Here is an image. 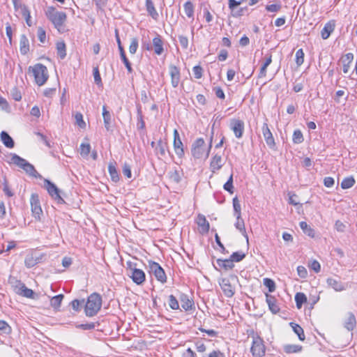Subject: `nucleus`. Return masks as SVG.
Segmentation results:
<instances>
[{
	"label": "nucleus",
	"mask_w": 357,
	"mask_h": 357,
	"mask_svg": "<svg viewBox=\"0 0 357 357\" xmlns=\"http://www.w3.org/2000/svg\"><path fill=\"white\" fill-rule=\"evenodd\" d=\"M224 189L228 191L229 193H233V175L231 174L227 181L224 185Z\"/></svg>",
	"instance_id": "53"
},
{
	"label": "nucleus",
	"mask_w": 357,
	"mask_h": 357,
	"mask_svg": "<svg viewBox=\"0 0 357 357\" xmlns=\"http://www.w3.org/2000/svg\"><path fill=\"white\" fill-rule=\"evenodd\" d=\"M46 16L59 33H64L66 31L64 23L67 15L64 12L58 11L54 7H49L46 11Z\"/></svg>",
	"instance_id": "1"
},
{
	"label": "nucleus",
	"mask_w": 357,
	"mask_h": 357,
	"mask_svg": "<svg viewBox=\"0 0 357 357\" xmlns=\"http://www.w3.org/2000/svg\"><path fill=\"white\" fill-rule=\"evenodd\" d=\"M29 41L26 35L20 36V51L22 55H26L29 52Z\"/></svg>",
	"instance_id": "20"
},
{
	"label": "nucleus",
	"mask_w": 357,
	"mask_h": 357,
	"mask_svg": "<svg viewBox=\"0 0 357 357\" xmlns=\"http://www.w3.org/2000/svg\"><path fill=\"white\" fill-rule=\"evenodd\" d=\"M57 55L61 59H63L66 56V46L63 41L56 43Z\"/></svg>",
	"instance_id": "37"
},
{
	"label": "nucleus",
	"mask_w": 357,
	"mask_h": 357,
	"mask_svg": "<svg viewBox=\"0 0 357 357\" xmlns=\"http://www.w3.org/2000/svg\"><path fill=\"white\" fill-rule=\"evenodd\" d=\"M32 215L37 220H40L43 215V210L40 205V202H31Z\"/></svg>",
	"instance_id": "28"
},
{
	"label": "nucleus",
	"mask_w": 357,
	"mask_h": 357,
	"mask_svg": "<svg viewBox=\"0 0 357 357\" xmlns=\"http://www.w3.org/2000/svg\"><path fill=\"white\" fill-rule=\"evenodd\" d=\"M328 284L336 291H342L345 289V286L340 281L330 278L328 280Z\"/></svg>",
	"instance_id": "34"
},
{
	"label": "nucleus",
	"mask_w": 357,
	"mask_h": 357,
	"mask_svg": "<svg viewBox=\"0 0 357 357\" xmlns=\"http://www.w3.org/2000/svg\"><path fill=\"white\" fill-rule=\"evenodd\" d=\"M138 48V40L136 38H133L131 40L130 45L129 46V52L132 54H135Z\"/></svg>",
	"instance_id": "54"
},
{
	"label": "nucleus",
	"mask_w": 357,
	"mask_h": 357,
	"mask_svg": "<svg viewBox=\"0 0 357 357\" xmlns=\"http://www.w3.org/2000/svg\"><path fill=\"white\" fill-rule=\"evenodd\" d=\"M297 273L300 278H305L307 275V269L303 266H298L297 267Z\"/></svg>",
	"instance_id": "64"
},
{
	"label": "nucleus",
	"mask_w": 357,
	"mask_h": 357,
	"mask_svg": "<svg viewBox=\"0 0 357 357\" xmlns=\"http://www.w3.org/2000/svg\"><path fill=\"white\" fill-rule=\"evenodd\" d=\"M119 53H120L121 59L122 61L123 62L126 68H127L128 72L129 73H131L132 72V68L131 66L130 62L126 57L124 50H121V51H120Z\"/></svg>",
	"instance_id": "41"
},
{
	"label": "nucleus",
	"mask_w": 357,
	"mask_h": 357,
	"mask_svg": "<svg viewBox=\"0 0 357 357\" xmlns=\"http://www.w3.org/2000/svg\"><path fill=\"white\" fill-rule=\"evenodd\" d=\"M248 10V7H242L240 8L238 10H236V8H233V10H231V15L234 17L238 18L244 15V11Z\"/></svg>",
	"instance_id": "50"
},
{
	"label": "nucleus",
	"mask_w": 357,
	"mask_h": 357,
	"mask_svg": "<svg viewBox=\"0 0 357 357\" xmlns=\"http://www.w3.org/2000/svg\"><path fill=\"white\" fill-rule=\"evenodd\" d=\"M224 163L222 162V156L218 154H215L211 158L210 162V169L213 173H215L220 170L222 167Z\"/></svg>",
	"instance_id": "18"
},
{
	"label": "nucleus",
	"mask_w": 357,
	"mask_h": 357,
	"mask_svg": "<svg viewBox=\"0 0 357 357\" xmlns=\"http://www.w3.org/2000/svg\"><path fill=\"white\" fill-rule=\"evenodd\" d=\"M149 272L160 282L165 283L167 281V276L163 268L160 264L155 261H149Z\"/></svg>",
	"instance_id": "8"
},
{
	"label": "nucleus",
	"mask_w": 357,
	"mask_h": 357,
	"mask_svg": "<svg viewBox=\"0 0 357 357\" xmlns=\"http://www.w3.org/2000/svg\"><path fill=\"white\" fill-rule=\"evenodd\" d=\"M93 71L95 83L97 85H102V79L99 73L98 67H94Z\"/></svg>",
	"instance_id": "56"
},
{
	"label": "nucleus",
	"mask_w": 357,
	"mask_h": 357,
	"mask_svg": "<svg viewBox=\"0 0 357 357\" xmlns=\"http://www.w3.org/2000/svg\"><path fill=\"white\" fill-rule=\"evenodd\" d=\"M1 140L4 146L8 149H13L15 146L13 139L6 131L1 132Z\"/></svg>",
	"instance_id": "23"
},
{
	"label": "nucleus",
	"mask_w": 357,
	"mask_h": 357,
	"mask_svg": "<svg viewBox=\"0 0 357 357\" xmlns=\"http://www.w3.org/2000/svg\"><path fill=\"white\" fill-rule=\"evenodd\" d=\"M43 187L53 199L64 201L62 197L63 195V191L60 190L54 183L47 178H45Z\"/></svg>",
	"instance_id": "7"
},
{
	"label": "nucleus",
	"mask_w": 357,
	"mask_h": 357,
	"mask_svg": "<svg viewBox=\"0 0 357 357\" xmlns=\"http://www.w3.org/2000/svg\"><path fill=\"white\" fill-rule=\"evenodd\" d=\"M354 59V54L352 53H347L341 58L342 63V70L344 73L349 72L350 64Z\"/></svg>",
	"instance_id": "22"
},
{
	"label": "nucleus",
	"mask_w": 357,
	"mask_h": 357,
	"mask_svg": "<svg viewBox=\"0 0 357 357\" xmlns=\"http://www.w3.org/2000/svg\"><path fill=\"white\" fill-rule=\"evenodd\" d=\"M167 148V143L164 142L162 140H158L155 147V153L160 157H164L166 155V149Z\"/></svg>",
	"instance_id": "29"
},
{
	"label": "nucleus",
	"mask_w": 357,
	"mask_h": 357,
	"mask_svg": "<svg viewBox=\"0 0 357 357\" xmlns=\"http://www.w3.org/2000/svg\"><path fill=\"white\" fill-rule=\"evenodd\" d=\"M290 326L294 332L298 335V339L301 341H304L305 340V335L303 328L299 324L294 322H291Z\"/></svg>",
	"instance_id": "31"
},
{
	"label": "nucleus",
	"mask_w": 357,
	"mask_h": 357,
	"mask_svg": "<svg viewBox=\"0 0 357 357\" xmlns=\"http://www.w3.org/2000/svg\"><path fill=\"white\" fill-rule=\"evenodd\" d=\"M0 331L6 334H10L12 328L6 321L0 320Z\"/></svg>",
	"instance_id": "51"
},
{
	"label": "nucleus",
	"mask_w": 357,
	"mask_h": 357,
	"mask_svg": "<svg viewBox=\"0 0 357 357\" xmlns=\"http://www.w3.org/2000/svg\"><path fill=\"white\" fill-rule=\"evenodd\" d=\"M102 306V298L97 293L91 294L87 298L84 311L88 317H93L98 313Z\"/></svg>",
	"instance_id": "3"
},
{
	"label": "nucleus",
	"mask_w": 357,
	"mask_h": 357,
	"mask_svg": "<svg viewBox=\"0 0 357 357\" xmlns=\"http://www.w3.org/2000/svg\"><path fill=\"white\" fill-rule=\"evenodd\" d=\"M294 299L296 302V306L298 310L301 309L303 305L307 303V296L303 292H297L295 294Z\"/></svg>",
	"instance_id": "30"
},
{
	"label": "nucleus",
	"mask_w": 357,
	"mask_h": 357,
	"mask_svg": "<svg viewBox=\"0 0 357 357\" xmlns=\"http://www.w3.org/2000/svg\"><path fill=\"white\" fill-rule=\"evenodd\" d=\"M0 188L8 198L13 195V193L12 192V190L6 178H3V182L0 185Z\"/></svg>",
	"instance_id": "40"
},
{
	"label": "nucleus",
	"mask_w": 357,
	"mask_h": 357,
	"mask_svg": "<svg viewBox=\"0 0 357 357\" xmlns=\"http://www.w3.org/2000/svg\"><path fill=\"white\" fill-rule=\"evenodd\" d=\"M245 257V254L242 251L233 252L230 256V259L232 260L233 262L241 261Z\"/></svg>",
	"instance_id": "46"
},
{
	"label": "nucleus",
	"mask_w": 357,
	"mask_h": 357,
	"mask_svg": "<svg viewBox=\"0 0 357 357\" xmlns=\"http://www.w3.org/2000/svg\"><path fill=\"white\" fill-rule=\"evenodd\" d=\"M282 8L281 4H271L266 6V10L268 12L277 13Z\"/></svg>",
	"instance_id": "60"
},
{
	"label": "nucleus",
	"mask_w": 357,
	"mask_h": 357,
	"mask_svg": "<svg viewBox=\"0 0 357 357\" xmlns=\"http://www.w3.org/2000/svg\"><path fill=\"white\" fill-rule=\"evenodd\" d=\"M153 45L154 48V52L156 54L160 55L162 54L164 51L163 42L159 35H157V36L153 39Z\"/></svg>",
	"instance_id": "26"
},
{
	"label": "nucleus",
	"mask_w": 357,
	"mask_h": 357,
	"mask_svg": "<svg viewBox=\"0 0 357 357\" xmlns=\"http://www.w3.org/2000/svg\"><path fill=\"white\" fill-rule=\"evenodd\" d=\"M63 298V294H59L55 296H53L51 299V305L54 308L58 309L61 304Z\"/></svg>",
	"instance_id": "43"
},
{
	"label": "nucleus",
	"mask_w": 357,
	"mask_h": 357,
	"mask_svg": "<svg viewBox=\"0 0 357 357\" xmlns=\"http://www.w3.org/2000/svg\"><path fill=\"white\" fill-rule=\"evenodd\" d=\"M123 174L127 178H130L132 176L130 166L128 163H124L122 169Z\"/></svg>",
	"instance_id": "62"
},
{
	"label": "nucleus",
	"mask_w": 357,
	"mask_h": 357,
	"mask_svg": "<svg viewBox=\"0 0 357 357\" xmlns=\"http://www.w3.org/2000/svg\"><path fill=\"white\" fill-rule=\"evenodd\" d=\"M15 292L23 297L27 298H34V291L26 287V285L20 280H17L15 284L13 286Z\"/></svg>",
	"instance_id": "9"
},
{
	"label": "nucleus",
	"mask_w": 357,
	"mask_h": 357,
	"mask_svg": "<svg viewBox=\"0 0 357 357\" xmlns=\"http://www.w3.org/2000/svg\"><path fill=\"white\" fill-rule=\"evenodd\" d=\"M35 81L38 86L43 85L48 79L47 68L42 63H37L32 68Z\"/></svg>",
	"instance_id": "6"
},
{
	"label": "nucleus",
	"mask_w": 357,
	"mask_h": 357,
	"mask_svg": "<svg viewBox=\"0 0 357 357\" xmlns=\"http://www.w3.org/2000/svg\"><path fill=\"white\" fill-rule=\"evenodd\" d=\"M38 37L40 43H44L45 42L46 33L42 27L38 29Z\"/></svg>",
	"instance_id": "63"
},
{
	"label": "nucleus",
	"mask_w": 357,
	"mask_h": 357,
	"mask_svg": "<svg viewBox=\"0 0 357 357\" xmlns=\"http://www.w3.org/2000/svg\"><path fill=\"white\" fill-rule=\"evenodd\" d=\"M127 269L130 271V277L134 283L140 285L145 282V273L143 270L137 268L136 264H134L131 261H128Z\"/></svg>",
	"instance_id": "4"
},
{
	"label": "nucleus",
	"mask_w": 357,
	"mask_h": 357,
	"mask_svg": "<svg viewBox=\"0 0 357 357\" xmlns=\"http://www.w3.org/2000/svg\"><path fill=\"white\" fill-rule=\"evenodd\" d=\"M236 227L240 231H245V225L244 221L243 219L241 218L240 213L236 215Z\"/></svg>",
	"instance_id": "55"
},
{
	"label": "nucleus",
	"mask_w": 357,
	"mask_h": 357,
	"mask_svg": "<svg viewBox=\"0 0 357 357\" xmlns=\"http://www.w3.org/2000/svg\"><path fill=\"white\" fill-rule=\"evenodd\" d=\"M192 71L196 79H200L202 77L203 69L200 66H194Z\"/></svg>",
	"instance_id": "59"
},
{
	"label": "nucleus",
	"mask_w": 357,
	"mask_h": 357,
	"mask_svg": "<svg viewBox=\"0 0 357 357\" xmlns=\"http://www.w3.org/2000/svg\"><path fill=\"white\" fill-rule=\"evenodd\" d=\"M250 352L253 357H264L266 354V346L264 340L258 335L252 337Z\"/></svg>",
	"instance_id": "5"
},
{
	"label": "nucleus",
	"mask_w": 357,
	"mask_h": 357,
	"mask_svg": "<svg viewBox=\"0 0 357 357\" xmlns=\"http://www.w3.org/2000/svg\"><path fill=\"white\" fill-rule=\"evenodd\" d=\"M261 129L266 144L271 149L274 148L275 143L272 132L268 128L267 119H266V121L264 123Z\"/></svg>",
	"instance_id": "14"
},
{
	"label": "nucleus",
	"mask_w": 357,
	"mask_h": 357,
	"mask_svg": "<svg viewBox=\"0 0 357 357\" xmlns=\"http://www.w3.org/2000/svg\"><path fill=\"white\" fill-rule=\"evenodd\" d=\"M229 127L236 138L240 139L243 137L245 124L242 120L238 119H231Z\"/></svg>",
	"instance_id": "12"
},
{
	"label": "nucleus",
	"mask_w": 357,
	"mask_h": 357,
	"mask_svg": "<svg viewBox=\"0 0 357 357\" xmlns=\"http://www.w3.org/2000/svg\"><path fill=\"white\" fill-rule=\"evenodd\" d=\"M91 151V146L89 144L82 143L80 145V155L82 157H87Z\"/></svg>",
	"instance_id": "48"
},
{
	"label": "nucleus",
	"mask_w": 357,
	"mask_h": 357,
	"mask_svg": "<svg viewBox=\"0 0 357 357\" xmlns=\"http://www.w3.org/2000/svg\"><path fill=\"white\" fill-rule=\"evenodd\" d=\"M335 24L334 21L327 22L321 31V38L326 40L329 38L331 33L334 31Z\"/></svg>",
	"instance_id": "19"
},
{
	"label": "nucleus",
	"mask_w": 357,
	"mask_h": 357,
	"mask_svg": "<svg viewBox=\"0 0 357 357\" xmlns=\"http://www.w3.org/2000/svg\"><path fill=\"white\" fill-rule=\"evenodd\" d=\"M196 222L198 225V229L201 234H206L208 232L210 224L204 215L199 214L197 215Z\"/></svg>",
	"instance_id": "15"
},
{
	"label": "nucleus",
	"mask_w": 357,
	"mask_h": 357,
	"mask_svg": "<svg viewBox=\"0 0 357 357\" xmlns=\"http://www.w3.org/2000/svg\"><path fill=\"white\" fill-rule=\"evenodd\" d=\"M168 303L172 310H176L179 309L178 301L174 296L170 295L169 296Z\"/></svg>",
	"instance_id": "47"
},
{
	"label": "nucleus",
	"mask_w": 357,
	"mask_h": 357,
	"mask_svg": "<svg viewBox=\"0 0 357 357\" xmlns=\"http://www.w3.org/2000/svg\"><path fill=\"white\" fill-rule=\"evenodd\" d=\"M355 183V180L352 176L344 178L342 183L341 187L343 189H348L351 188Z\"/></svg>",
	"instance_id": "42"
},
{
	"label": "nucleus",
	"mask_w": 357,
	"mask_h": 357,
	"mask_svg": "<svg viewBox=\"0 0 357 357\" xmlns=\"http://www.w3.org/2000/svg\"><path fill=\"white\" fill-rule=\"evenodd\" d=\"M356 324V319L354 314L349 313L347 316L344 326L349 331H352Z\"/></svg>",
	"instance_id": "33"
},
{
	"label": "nucleus",
	"mask_w": 357,
	"mask_h": 357,
	"mask_svg": "<svg viewBox=\"0 0 357 357\" xmlns=\"http://www.w3.org/2000/svg\"><path fill=\"white\" fill-rule=\"evenodd\" d=\"M263 284L268 289L269 292H273L275 291V283L272 279L268 278H264L263 280Z\"/></svg>",
	"instance_id": "44"
},
{
	"label": "nucleus",
	"mask_w": 357,
	"mask_h": 357,
	"mask_svg": "<svg viewBox=\"0 0 357 357\" xmlns=\"http://www.w3.org/2000/svg\"><path fill=\"white\" fill-rule=\"evenodd\" d=\"M75 119L76 120V122L77 123V125L82 128H85L86 126V123L83 120V116L82 114L80 113V112H77L75 114Z\"/></svg>",
	"instance_id": "57"
},
{
	"label": "nucleus",
	"mask_w": 357,
	"mask_h": 357,
	"mask_svg": "<svg viewBox=\"0 0 357 357\" xmlns=\"http://www.w3.org/2000/svg\"><path fill=\"white\" fill-rule=\"evenodd\" d=\"M10 96L15 101H20L22 99L21 92L17 87L11 89Z\"/></svg>",
	"instance_id": "52"
},
{
	"label": "nucleus",
	"mask_w": 357,
	"mask_h": 357,
	"mask_svg": "<svg viewBox=\"0 0 357 357\" xmlns=\"http://www.w3.org/2000/svg\"><path fill=\"white\" fill-rule=\"evenodd\" d=\"M102 117L105 129L107 131L112 130V114L107 110L105 105L102 107Z\"/></svg>",
	"instance_id": "21"
},
{
	"label": "nucleus",
	"mask_w": 357,
	"mask_h": 357,
	"mask_svg": "<svg viewBox=\"0 0 357 357\" xmlns=\"http://www.w3.org/2000/svg\"><path fill=\"white\" fill-rule=\"evenodd\" d=\"M304 62V52L302 49H299L296 52V63L297 66H301Z\"/></svg>",
	"instance_id": "49"
},
{
	"label": "nucleus",
	"mask_w": 357,
	"mask_h": 357,
	"mask_svg": "<svg viewBox=\"0 0 357 357\" xmlns=\"http://www.w3.org/2000/svg\"><path fill=\"white\" fill-rule=\"evenodd\" d=\"M174 148L176 154L179 157L181 158L184 155V151H183V145L181 140L179 133L177 131V130H174Z\"/></svg>",
	"instance_id": "16"
},
{
	"label": "nucleus",
	"mask_w": 357,
	"mask_h": 357,
	"mask_svg": "<svg viewBox=\"0 0 357 357\" xmlns=\"http://www.w3.org/2000/svg\"><path fill=\"white\" fill-rule=\"evenodd\" d=\"M169 75L171 76V83L174 88L178 86L181 79L180 70L174 65L169 66Z\"/></svg>",
	"instance_id": "17"
},
{
	"label": "nucleus",
	"mask_w": 357,
	"mask_h": 357,
	"mask_svg": "<svg viewBox=\"0 0 357 357\" xmlns=\"http://www.w3.org/2000/svg\"><path fill=\"white\" fill-rule=\"evenodd\" d=\"M145 6L148 14L154 20L158 18V13L157 12L152 0H145Z\"/></svg>",
	"instance_id": "25"
},
{
	"label": "nucleus",
	"mask_w": 357,
	"mask_h": 357,
	"mask_svg": "<svg viewBox=\"0 0 357 357\" xmlns=\"http://www.w3.org/2000/svg\"><path fill=\"white\" fill-rule=\"evenodd\" d=\"M180 301L181 307L185 311H189L193 308L194 302L192 300L190 299L187 295L182 294L180 296Z\"/></svg>",
	"instance_id": "24"
},
{
	"label": "nucleus",
	"mask_w": 357,
	"mask_h": 357,
	"mask_svg": "<svg viewBox=\"0 0 357 357\" xmlns=\"http://www.w3.org/2000/svg\"><path fill=\"white\" fill-rule=\"evenodd\" d=\"M179 43L184 50H187L188 47V38L183 35L178 36Z\"/></svg>",
	"instance_id": "61"
},
{
	"label": "nucleus",
	"mask_w": 357,
	"mask_h": 357,
	"mask_svg": "<svg viewBox=\"0 0 357 357\" xmlns=\"http://www.w3.org/2000/svg\"><path fill=\"white\" fill-rule=\"evenodd\" d=\"M169 178L171 181H174L176 183H178L181 181V176L177 170H174L173 172H169Z\"/></svg>",
	"instance_id": "58"
},
{
	"label": "nucleus",
	"mask_w": 357,
	"mask_h": 357,
	"mask_svg": "<svg viewBox=\"0 0 357 357\" xmlns=\"http://www.w3.org/2000/svg\"><path fill=\"white\" fill-rule=\"evenodd\" d=\"M284 351L287 354H296L302 351L303 347L299 344H286L283 347Z\"/></svg>",
	"instance_id": "32"
},
{
	"label": "nucleus",
	"mask_w": 357,
	"mask_h": 357,
	"mask_svg": "<svg viewBox=\"0 0 357 357\" xmlns=\"http://www.w3.org/2000/svg\"><path fill=\"white\" fill-rule=\"evenodd\" d=\"M292 140L294 144H301L303 142V135L300 130H294L293 133Z\"/></svg>",
	"instance_id": "45"
},
{
	"label": "nucleus",
	"mask_w": 357,
	"mask_h": 357,
	"mask_svg": "<svg viewBox=\"0 0 357 357\" xmlns=\"http://www.w3.org/2000/svg\"><path fill=\"white\" fill-rule=\"evenodd\" d=\"M205 144L204 139L203 138H197L192 146V155L195 158H202L205 153L204 146Z\"/></svg>",
	"instance_id": "10"
},
{
	"label": "nucleus",
	"mask_w": 357,
	"mask_h": 357,
	"mask_svg": "<svg viewBox=\"0 0 357 357\" xmlns=\"http://www.w3.org/2000/svg\"><path fill=\"white\" fill-rule=\"evenodd\" d=\"M217 264L220 268L225 271L231 270L234 266V262L230 258L225 259H219L217 260Z\"/></svg>",
	"instance_id": "27"
},
{
	"label": "nucleus",
	"mask_w": 357,
	"mask_h": 357,
	"mask_svg": "<svg viewBox=\"0 0 357 357\" xmlns=\"http://www.w3.org/2000/svg\"><path fill=\"white\" fill-rule=\"evenodd\" d=\"M300 227L301 229L303 231L305 234H306L307 236L314 238L315 236L314 230L308 226L306 222H300Z\"/></svg>",
	"instance_id": "39"
},
{
	"label": "nucleus",
	"mask_w": 357,
	"mask_h": 357,
	"mask_svg": "<svg viewBox=\"0 0 357 357\" xmlns=\"http://www.w3.org/2000/svg\"><path fill=\"white\" fill-rule=\"evenodd\" d=\"M219 284L224 295L227 298L232 297L235 294V287L229 278H224L219 281Z\"/></svg>",
	"instance_id": "11"
},
{
	"label": "nucleus",
	"mask_w": 357,
	"mask_h": 357,
	"mask_svg": "<svg viewBox=\"0 0 357 357\" xmlns=\"http://www.w3.org/2000/svg\"><path fill=\"white\" fill-rule=\"evenodd\" d=\"M266 302L268 305L269 310L273 314H276L280 312V307L278 302L277 298L268 293L265 294Z\"/></svg>",
	"instance_id": "13"
},
{
	"label": "nucleus",
	"mask_w": 357,
	"mask_h": 357,
	"mask_svg": "<svg viewBox=\"0 0 357 357\" xmlns=\"http://www.w3.org/2000/svg\"><path fill=\"white\" fill-rule=\"evenodd\" d=\"M108 171L112 181L116 183L119 181V176L115 165L110 162L108 165Z\"/></svg>",
	"instance_id": "36"
},
{
	"label": "nucleus",
	"mask_w": 357,
	"mask_h": 357,
	"mask_svg": "<svg viewBox=\"0 0 357 357\" xmlns=\"http://www.w3.org/2000/svg\"><path fill=\"white\" fill-rule=\"evenodd\" d=\"M272 62V55L271 54L266 55V61L264 64L261 66L260 68V71L259 73V77L261 78L266 76V68Z\"/></svg>",
	"instance_id": "35"
},
{
	"label": "nucleus",
	"mask_w": 357,
	"mask_h": 357,
	"mask_svg": "<svg viewBox=\"0 0 357 357\" xmlns=\"http://www.w3.org/2000/svg\"><path fill=\"white\" fill-rule=\"evenodd\" d=\"M183 8H184V11H185V15L189 18L193 19L194 18V10H195L193 3L191 1H188L184 3Z\"/></svg>",
	"instance_id": "38"
},
{
	"label": "nucleus",
	"mask_w": 357,
	"mask_h": 357,
	"mask_svg": "<svg viewBox=\"0 0 357 357\" xmlns=\"http://www.w3.org/2000/svg\"><path fill=\"white\" fill-rule=\"evenodd\" d=\"M9 163L15 165L18 167L22 169L27 174L32 177H40V175L36 170L33 165L16 153H10V160Z\"/></svg>",
	"instance_id": "2"
}]
</instances>
